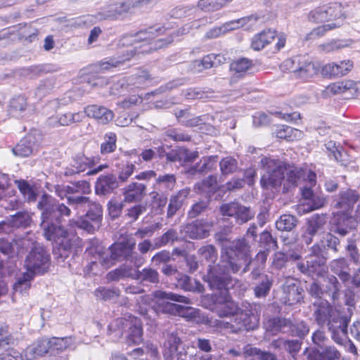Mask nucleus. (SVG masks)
Here are the masks:
<instances>
[{"label": "nucleus", "instance_id": "f257e3e1", "mask_svg": "<svg viewBox=\"0 0 360 360\" xmlns=\"http://www.w3.org/2000/svg\"><path fill=\"white\" fill-rule=\"evenodd\" d=\"M166 31L167 29L164 27L155 25L146 30L140 31L136 35L124 36L119 41V46L127 47L126 50L122 52V56H119L118 58H110L108 60L102 61L100 64L101 69L108 70L118 66L126 60H130L138 51L136 46H129V45H132L134 43L154 40L153 42H149L150 44V50H157L167 46L173 41L172 33H169L166 38H158L165 34Z\"/></svg>", "mask_w": 360, "mask_h": 360}, {"label": "nucleus", "instance_id": "f03ea898", "mask_svg": "<svg viewBox=\"0 0 360 360\" xmlns=\"http://www.w3.org/2000/svg\"><path fill=\"white\" fill-rule=\"evenodd\" d=\"M69 206L75 210L77 214L86 211L85 215H82L77 219L72 218L69 226H77L89 233H94L100 228L103 209L99 204L91 202L88 197L77 195L69 196Z\"/></svg>", "mask_w": 360, "mask_h": 360}, {"label": "nucleus", "instance_id": "7ed1b4c3", "mask_svg": "<svg viewBox=\"0 0 360 360\" xmlns=\"http://www.w3.org/2000/svg\"><path fill=\"white\" fill-rule=\"evenodd\" d=\"M54 200L48 195H44L37 204V207L42 210L41 226L44 229V236L47 240L53 242V250L58 251V255L66 257L68 254V233L60 225H46L51 214L55 212Z\"/></svg>", "mask_w": 360, "mask_h": 360}, {"label": "nucleus", "instance_id": "20e7f679", "mask_svg": "<svg viewBox=\"0 0 360 360\" xmlns=\"http://www.w3.org/2000/svg\"><path fill=\"white\" fill-rule=\"evenodd\" d=\"M204 280L207 281L210 288L217 289L219 293L215 294V304L213 311L219 316L224 317L233 316L238 311V307L234 302L228 292L229 288H233V281L231 278H219L214 275L212 271L207 276H204Z\"/></svg>", "mask_w": 360, "mask_h": 360}, {"label": "nucleus", "instance_id": "39448f33", "mask_svg": "<svg viewBox=\"0 0 360 360\" xmlns=\"http://www.w3.org/2000/svg\"><path fill=\"white\" fill-rule=\"evenodd\" d=\"M316 309L314 316L316 321L320 326L327 325L329 330L334 333L341 331L346 333L347 325L342 319L339 312L333 309L326 300H319L315 303Z\"/></svg>", "mask_w": 360, "mask_h": 360}, {"label": "nucleus", "instance_id": "423d86ee", "mask_svg": "<svg viewBox=\"0 0 360 360\" xmlns=\"http://www.w3.org/2000/svg\"><path fill=\"white\" fill-rule=\"evenodd\" d=\"M135 244L131 245H124L122 243H115L112 245L106 252H102L101 248H98V259L101 264L105 267H108L115 261L125 259L133 262L134 259L137 260L138 255L134 252ZM134 264L139 266L141 262L137 263L134 261Z\"/></svg>", "mask_w": 360, "mask_h": 360}, {"label": "nucleus", "instance_id": "0eeeda50", "mask_svg": "<svg viewBox=\"0 0 360 360\" xmlns=\"http://www.w3.org/2000/svg\"><path fill=\"white\" fill-rule=\"evenodd\" d=\"M250 246L245 238L233 240L226 250L227 261L223 265L227 272H238L250 256Z\"/></svg>", "mask_w": 360, "mask_h": 360}, {"label": "nucleus", "instance_id": "6e6552de", "mask_svg": "<svg viewBox=\"0 0 360 360\" xmlns=\"http://www.w3.org/2000/svg\"><path fill=\"white\" fill-rule=\"evenodd\" d=\"M50 255L41 245L34 246L27 256L25 261V268L30 274L28 278H34L46 272L50 266Z\"/></svg>", "mask_w": 360, "mask_h": 360}, {"label": "nucleus", "instance_id": "1a4fd4ad", "mask_svg": "<svg viewBox=\"0 0 360 360\" xmlns=\"http://www.w3.org/2000/svg\"><path fill=\"white\" fill-rule=\"evenodd\" d=\"M261 165L265 172L261 179L262 186L269 188L280 186L285 179L284 164L264 157L261 160Z\"/></svg>", "mask_w": 360, "mask_h": 360}, {"label": "nucleus", "instance_id": "9d476101", "mask_svg": "<svg viewBox=\"0 0 360 360\" xmlns=\"http://www.w3.org/2000/svg\"><path fill=\"white\" fill-rule=\"evenodd\" d=\"M284 65L291 70L295 77L302 79L314 77L319 70L318 65L300 56L287 59L284 61Z\"/></svg>", "mask_w": 360, "mask_h": 360}, {"label": "nucleus", "instance_id": "9b49d317", "mask_svg": "<svg viewBox=\"0 0 360 360\" xmlns=\"http://www.w3.org/2000/svg\"><path fill=\"white\" fill-rule=\"evenodd\" d=\"M342 15V6L338 3L317 7L308 14V20L313 23H323L339 18Z\"/></svg>", "mask_w": 360, "mask_h": 360}, {"label": "nucleus", "instance_id": "f8f14e48", "mask_svg": "<svg viewBox=\"0 0 360 360\" xmlns=\"http://www.w3.org/2000/svg\"><path fill=\"white\" fill-rule=\"evenodd\" d=\"M233 318L231 321L227 322L229 325V328L233 332H238L240 330H250L256 328L259 323V317L257 314L252 312L251 310L238 311L233 315Z\"/></svg>", "mask_w": 360, "mask_h": 360}, {"label": "nucleus", "instance_id": "ddd939ff", "mask_svg": "<svg viewBox=\"0 0 360 360\" xmlns=\"http://www.w3.org/2000/svg\"><path fill=\"white\" fill-rule=\"evenodd\" d=\"M117 325L125 333L126 336L134 344H139L142 341L143 330L141 321L133 316L120 318L116 320Z\"/></svg>", "mask_w": 360, "mask_h": 360}, {"label": "nucleus", "instance_id": "4468645a", "mask_svg": "<svg viewBox=\"0 0 360 360\" xmlns=\"http://www.w3.org/2000/svg\"><path fill=\"white\" fill-rule=\"evenodd\" d=\"M132 8L133 3L131 0H112L98 13L99 18L117 20Z\"/></svg>", "mask_w": 360, "mask_h": 360}, {"label": "nucleus", "instance_id": "2eb2a0df", "mask_svg": "<svg viewBox=\"0 0 360 360\" xmlns=\"http://www.w3.org/2000/svg\"><path fill=\"white\" fill-rule=\"evenodd\" d=\"M220 211L224 216L234 217L240 224L247 222L255 214L250 208L236 202L222 205L220 207Z\"/></svg>", "mask_w": 360, "mask_h": 360}, {"label": "nucleus", "instance_id": "dca6fc26", "mask_svg": "<svg viewBox=\"0 0 360 360\" xmlns=\"http://www.w3.org/2000/svg\"><path fill=\"white\" fill-rule=\"evenodd\" d=\"M353 62L350 60H344L338 63L330 62L322 67L321 73L326 78H338L349 73L353 68Z\"/></svg>", "mask_w": 360, "mask_h": 360}, {"label": "nucleus", "instance_id": "f3484780", "mask_svg": "<svg viewBox=\"0 0 360 360\" xmlns=\"http://www.w3.org/2000/svg\"><path fill=\"white\" fill-rule=\"evenodd\" d=\"M325 257L307 256L306 264L298 263L297 268L304 274L323 276L327 271Z\"/></svg>", "mask_w": 360, "mask_h": 360}, {"label": "nucleus", "instance_id": "a211bd4d", "mask_svg": "<svg viewBox=\"0 0 360 360\" xmlns=\"http://www.w3.org/2000/svg\"><path fill=\"white\" fill-rule=\"evenodd\" d=\"M359 198V194L354 190L342 191L334 199L333 206L339 211L352 213L354 205L358 201Z\"/></svg>", "mask_w": 360, "mask_h": 360}, {"label": "nucleus", "instance_id": "6ab92c4d", "mask_svg": "<svg viewBox=\"0 0 360 360\" xmlns=\"http://www.w3.org/2000/svg\"><path fill=\"white\" fill-rule=\"evenodd\" d=\"M326 222L327 218L323 214H316L309 218L302 236L305 243L310 244L312 242V238L323 230Z\"/></svg>", "mask_w": 360, "mask_h": 360}, {"label": "nucleus", "instance_id": "aec40b11", "mask_svg": "<svg viewBox=\"0 0 360 360\" xmlns=\"http://www.w3.org/2000/svg\"><path fill=\"white\" fill-rule=\"evenodd\" d=\"M353 221L352 213L338 211L332 220V231L344 236L349 233Z\"/></svg>", "mask_w": 360, "mask_h": 360}, {"label": "nucleus", "instance_id": "412c9836", "mask_svg": "<svg viewBox=\"0 0 360 360\" xmlns=\"http://www.w3.org/2000/svg\"><path fill=\"white\" fill-rule=\"evenodd\" d=\"M99 160L97 157L87 158L82 153H77L72 158L69 167V174L84 172L87 167L97 164Z\"/></svg>", "mask_w": 360, "mask_h": 360}, {"label": "nucleus", "instance_id": "4be33fe9", "mask_svg": "<svg viewBox=\"0 0 360 360\" xmlns=\"http://www.w3.org/2000/svg\"><path fill=\"white\" fill-rule=\"evenodd\" d=\"M86 115L97 120L102 124H106L114 118V113L112 110L98 105H89L84 108Z\"/></svg>", "mask_w": 360, "mask_h": 360}, {"label": "nucleus", "instance_id": "5701e85b", "mask_svg": "<svg viewBox=\"0 0 360 360\" xmlns=\"http://www.w3.org/2000/svg\"><path fill=\"white\" fill-rule=\"evenodd\" d=\"M198 253L200 255L202 261H205L206 262L208 263L209 269L207 270V274L206 276H207L209 273L212 271L214 275L217 276L219 278H229L227 276V274L229 272H227L226 269L221 274H218L216 272V271H214V269H212L211 264H214L217 259V252L216 248L213 245H207L203 246L198 250Z\"/></svg>", "mask_w": 360, "mask_h": 360}, {"label": "nucleus", "instance_id": "b1692460", "mask_svg": "<svg viewBox=\"0 0 360 360\" xmlns=\"http://www.w3.org/2000/svg\"><path fill=\"white\" fill-rule=\"evenodd\" d=\"M330 269L345 285L350 281L351 269L348 261L345 257L332 260L330 263Z\"/></svg>", "mask_w": 360, "mask_h": 360}, {"label": "nucleus", "instance_id": "393cba45", "mask_svg": "<svg viewBox=\"0 0 360 360\" xmlns=\"http://www.w3.org/2000/svg\"><path fill=\"white\" fill-rule=\"evenodd\" d=\"M165 341L163 342L162 354L165 359H171L172 357H176L180 355L178 349L181 345L180 338L172 333H167L164 334Z\"/></svg>", "mask_w": 360, "mask_h": 360}, {"label": "nucleus", "instance_id": "a878e982", "mask_svg": "<svg viewBox=\"0 0 360 360\" xmlns=\"http://www.w3.org/2000/svg\"><path fill=\"white\" fill-rule=\"evenodd\" d=\"M165 309L170 313L178 314L188 321L198 322L200 320V311L193 307L166 302Z\"/></svg>", "mask_w": 360, "mask_h": 360}, {"label": "nucleus", "instance_id": "bb28decb", "mask_svg": "<svg viewBox=\"0 0 360 360\" xmlns=\"http://www.w3.org/2000/svg\"><path fill=\"white\" fill-rule=\"evenodd\" d=\"M146 186L143 184L131 183L123 189L125 202H140L146 195Z\"/></svg>", "mask_w": 360, "mask_h": 360}, {"label": "nucleus", "instance_id": "cd10ccee", "mask_svg": "<svg viewBox=\"0 0 360 360\" xmlns=\"http://www.w3.org/2000/svg\"><path fill=\"white\" fill-rule=\"evenodd\" d=\"M283 292L285 294V302L288 305L300 303L303 298L302 289L297 285L292 278L286 281L283 285Z\"/></svg>", "mask_w": 360, "mask_h": 360}, {"label": "nucleus", "instance_id": "c85d7f7f", "mask_svg": "<svg viewBox=\"0 0 360 360\" xmlns=\"http://www.w3.org/2000/svg\"><path fill=\"white\" fill-rule=\"evenodd\" d=\"M211 230V225L200 221L188 224L184 228L186 236L191 239H201L207 237Z\"/></svg>", "mask_w": 360, "mask_h": 360}, {"label": "nucleus", "instance_id": "c756f323", "mask_svg": "<svg viewBox=\"0 0 360 360\" xmlns=\"http://www.w3.org/2000/svg\"><path fill=\"white\" fill-rule=\"evenodd\" d=\"M276 30L271 29L264 30L253 36L251 47L255 51H260L272 43L276 39Z\"/></svg>", "mask_w": 360, "mask_h": 360}, {"label": "nucleus", "instance_id": "7c9ffc66", "mask_svg": "<svg viewBox=\"0 0 360 360\" xmlns=\"http://www.w3.org/2000/svg\"><path fill=\"white\" fill-rule=\"evenodd\" d=\"M31 221L30 216L28 213L19 212L13 216L12 219L8 221L0 223V233H8L11 231V227H26Z\"/></svg>", "mask_w": 360, "mask_h": 360}, {"label": "nucleus", "instance_id": "2f4dec72", "mask_svg": "<svg viewBox=\"0 0 360 360\" xmlns=\"http://www.w3.org/2000/svg\"><path fill=\"white\" fill-rule=\"evenodd\" d=\"M118 187L117 178L113 174L101 176L96 184V192L99 195H106Z\"/></svg>", "mask_w": 360, "mask_h": 360}, {"label": "nucleus", "instance_id": "473e14b6", "mask_svg": "<svg viewBox=\"0 0 360 360\" xmlns=\"http://www.w3.org/2000/svg\"><path fill=\"white\" fill-rule=\"evenodd\" d=\"M284 187L289 188L297 186L301 181L303 175V169L294 165L284 164Z\"/></svg>", "mask_w": 360, "mask_h": 360}, {"label": "nucleus", "instance_id": "72a5a7b5", "mask_svg": "<svg viewBox=\"0 0 360 360\" xmlns=\"http://www.w3.org/2000/svg\"><path fill=\"white\" fill-rule=\"evenodd\" d=\"M34 143V135L30 134L21 140V141L13 149V151L15 155L20 157H27L32 153Z\"/></svg>", "mask_w": 360, "mask_h": 360}, {"label": "nucleus", "instance_id": "f704fd0d", "mask_svg": "<svg viewBox=\"0 0 360 360\" xmlns=\"http://www.w3.org/2000/svg\"><path fill=\"white\" fill-rule=\"evenodd\" d=\"M27 108V99L25 96H18L12 98L8 107V113L14 117H22Z\"/></svg>", "mask_w": 360, "mask_h": 360}, {"label": "nucleus", "instance_id": "c9c22d12", "mask_svg": "<svg viewBox=\"0 0 360 360\" xmlns=\"http://www.w3.org/2000/svg\"><path fill=\"white\" fill-rule=\"evenodd\" d=\"M265 327L267 330L276 334L278 332L288 333V328L290 327V321L285 319L274 318L269 319L266 323Z\"/></svg>", "mask_w": 360, "mask_h": 360}, {"label": "nucleus", "instance_id": "e433bc0d", "mask_svg": "<svg viewBox=\"0 0 360 360\" xmlns=\"http://www.w3.org/2000/svg\"><path fill=\"white\" fill-rule=\"evenodd\" d=\"M176 185V178L173 174L159 176L154 184V188L160 192H168L173 190Z\"/></svg>", "mask_w": 360, "mask_h": 360}, {"label": "nucleus", "instance_id": "4c0bfd02", "mask_svg": "<svg viewBox=\"0 0 360 360\" xmlns=\"http://www.w3.org/2000/svg\"><path fill=\"white\" fill-rule=\"evenodd\" d=\"M325 292L333 300H335L339 298L342 285L338 279L333 275H330L325 280Z\"/></svg>", "mask_w": 360, "mask_h": 360}, {"label": "nucleus", "instance_id": "58836bf2", "mask_svg": "<svg viewBox=\"0 0 360 360\" xmlns=\"http://www.w3.org/2000/svg\"><path fill=\"white\" fill-rule=\"evenodd\" d=\"M252 61L248 58H240L231 63L230 70L238 76H243L252 68Z\"/></svg>", "mask_w": 360, "mask_h": 360}, {"label": "nucleus", "instance_id": "ea45409f", "mask_svg": "<svg viewBox=\"0 0 360 360\" xmlns=\"http://www.w3.org/2000/svg\"><path fill=\"white\" fill-rule=\"evenodd\" d=\"M352 85H354L352 80H345L334 82L329 84L326 88V94L327 95L342 94L347 91L352 90Z\"/></svg>", "mask_w": 360, "mask_h": 360}, {"label": "nucleus", "instance_id": "a19ab883", "mask_svg": "<svg viewBox=\"0 0 360 360\" xmlns=\"http://www.w3.org/2000/svg\"><path fill=\"white\" fill-rule=\"evenodd\" d=\"M177 285L188 291L200 292L202 290V285L200 282L193 280L186 275H181L180 277L177 278Z\"/></svg>", "mask_w": 360, "mask_h": 360}, {"label": "nucleus", "instance_id": "79ce46f5", "mask_svg": "<svg viewBox=\"0 0 360 360\" xmlns=\"http://www.w3.org/2000/svg\"><path fill=\"white\" fill-rule=\"evenodd\" d=\"M297 219L290 214H283L276 221V229L282 231H290L297 226Z\"/></svg>", "mask_w": 360, "mask_h": 360}, {"label": "nucleus", "instance_id": "37998d69", "mask_svg": "<svg viewBox=\"0 0 360 360\" xmlns=\"http://www.w3.org/2000/svg\"><path fill=\"white\" fill-rule=\"evenodd\" d=\"M117 136L113 132H108L104 136V141L101 145V153L103 155L112 153L117 148Z\"/></svg>", "mask_w": 360, "mask_h": 360}, {"label": "nucleus", "instance_id": "c03bdc74", "mask_svg": "<svg viewBox=\"0 0 360 360\" xmlns=\"http://www.w3.org/2000/svg\"><path fill=\"white\" fill-rule=\"evenodd\" d=\"M276 136L280 139H285L288 141L300 139L302 137V132L297 129L288 126H283L282 129L277 131Z\"/></svg>", "mask_w": 360, "mask_h": 360}, {"label": "nucleus", "instance_id": "a18cd8bd", "mask_svg": "<svg viewBox=\"0 0 360 360\" xmlns=\"http://www.w3.org/2000/svg\"><path fill=\"white\" fill-rule=\"evenodd\" d=\"M154 297L160 300H172L177 302L191 304V302L189 298L179 295L173 292H166L161 290H158L154 292Z\"/></svg>", "mask_w": 360, "mask_h": 360}, {"label": "nucleus", "instance_id": "49530a36", "mask_svg": "<svg viewBox=\"0 0 360 360\" xmlns=\"http://www.w3.org/2000/svg\"><path fill=\"white\" fill-rule=\"evenodd\" d=\"M95 296L101 300H111L120 295V290L117 288H106L99 287L94 292Z\"/></svg>", "mask_w": 360, "mask_h": 360}, {"label": "nucleus", "instance_id": "de8ad7c7", "mask_svg": "<svg viewBox=\"0 0 360 360\" xmlns=\"http://www.w3.org/2000/svg\"><path fill=\"white\" fill-rule=\"evenodd\" d=\"M150 298L148 295L139 297L137 300L139 306V313L146 318L151 319L153 315H155V311L153 307H149Z\"/></svg>", "mask_w": 360, "mask_h": 360}, {"label": "nucleus", "instance_id": "09e8293b", "mask_svg": "<svg viewBox=\"0 0 360 360\" xmlns=\"http://www.w3.org/2000/svg\"><path fill=\"white\" fill-rule=\"evenodd\" d=\"M217 183V177L215 176H210L200 183L197 184L195 188L202 192L210 193L216 191Z\"/></svg>", "mask_w": 360, "mask_h": 360}, {"label": "nucleus", "instance_id": "8fccbe9b", "mask_svg": "<svg viewBox=\"0 0 360 360\" xmlns=\"http://www.w3.org/2000/svg\"><path fill=\"white\" fill-rule=\"evenodd\" d=\"M27 276H30V274L24 272L21 277H20L18 281L14 284L13 289L15 293L19 292L20 294H25L30 288V282L34 278H28Z\"/></svg>", "mask_w": 360, "mask_h": 360}, {"label": "nucleus", "instance_id": "3c124183", "mask_svg": "<svg viewBox=\"0 0 360 360\" xmlns=\"http://www.w3.org/2000/svg\"><path fill=\"white\" fill-rule=\"evenodd\" d=\"M272 283L267 276L262 277L260 283L254 288L255 295L257 297H264L269 292Z\"/></svg>", "mask_w": 360, "mask_h": 360}, {"label": "nucleus", "instance_id": "603ef678", "mask_svg": "<svg viewBox=\"0 0 360 360\" xmlns=\"http://www.w3.org/2000/svg\"><path fill=\"white\" fill-rule=\"evenodd\" d=\"M134 278L150 283H158L159 281L158 273L150 268H146L141 271H138Z\"/></svg>", "mask_w": 360, "mask_h": 360}, {"label": "nucleus", "instance_id": "864d4df0", "mask_svg": "<svg viewBox=\"0 0 360 360\" xmlns=\"http://www.w3.org/2000/svg\"><path fill=\"white\" fill-rule=\"evenodd\" d=\"M272 345L275 347L284 348L289 352H297L300 349V343L298 340H285L278 339L275 340Z\"/></svg>", "mask_w": 360, "mask_h": 360}, {"label": "nucleus", "instance_id": "5fc2aeb1", "mask_svg": "<svg viewBox=\"0 0 360 360\" xmlns=\"http://www.w3.org/2000/svg\"><path fill=\"white\" fill-rule=\"evenodd\" d=\"M220 169L223 174H229L236 172L238 169V163L232 157L223 158L219 163Z\"/></svg>", "mask_w": 360, "mask_h": 360}, {"label": "nucleus", "instance_id": "6e6d98bb", "mask_svg": "<svg viewBox=\"0 0 360 360\" xmlns=\"http://www.w3.org/2000/svg\"><path fill=\"white\" fill-rule=\"evenodd\" d=\"M50 353L53 355L58 354L68 347L66 338H52L49 339Z\"/></svg>", "mask_w": 360, "mask_h": 360}, {"label": "nucleus", "instance_id": "4d7b16f0", "mask_svg": "<svg viewBox=\"0 0 360 360\" xmlns=\"http://www.w3.org/2000/svg\"><path fill=\"white\" fill-rule=\"evenodd\" d=\"M340 25L337 23H331V24H327L323 25L322 26L317 27L314 28L311 32H310L306 37L307 39H315L320 37H322L325 34V33L330 30L333 28H335L337 27H339Z\"/></svg>", "mask_w": 360, "mask_h": 360}, {"label": "nucleus", "instance_id": "13d9d810", "mask_svg": "<svg viewBox=\"0 0 360 360\" xmlns=\"http://www.w3.org/2000/svg\"><path fill=\"white\" fill-rule=\"evenodd\" d=\"M18 187L28 201H34L36 200V192L34 188L30 186L25 181H16Z\"/></svg>", "mask_w": 360, "mask_h": 360}, {"label": "nucleus", "instance_id": "bf43d9fd", "mask_svg": "<svg viewBox=\"0 0 360 360\" xmlns=\"http://www.w3.org/2000/svg\"><path fill=\"white\" fill-rule=\"evenodd\" d=\"M212 92L210 91H202L198 88H189L184 91V96L186 99H204L210 97Z\"/></svg>", "mask_w": 360, "mask_h": 360}, {"label": "nucleus", "instance_id": "052dcab7", "mask_svg": "<svg viewBox=\"0 0 360 360\" xmlns=\"http://www.w3.org/2000/svg\"><path fill=\"white\" fill-rule=\"evenodd\" d=\"M347 46V44L342 41L333 40L329 42L321 44L319 48V49L326 53L337 51L344 47Z\"/></svg>", "mask_w": 360, "mask_h": 360}, {"label": "nucleus", "instance_id": "680f3d73", "mask_svg": "<svg viewBox=\"0 0 360 360\" xmlns=\"http://www.w3.org/2000/svg\"><path fill=\"white\" fill-rule=\"evenodd\" d=\"M216 162L217 160L215 157L204 158L200 160V162L195 166L193 173H205L214 167Z\"/></svg>", "mask_w": 360, "mask_h": 360}, {"label": "nucleus", "instance_id": "e2e57ef3", "mask_svg": "<svg viewBox=\"0 0 360 360\" xmlns=\"http://www.w3.org/2000/svg\"><path fill=\"white\" fill-rule=\"evenodd\" d=\"M198 6L205 12H214L221 8L219 0H200Z\"/></svg>", "mask_w": 360, "mask_h": 360}, {"label": "nucleus", "instance_id": "0e129e2a", "mask_svg": "<svg viewBox=\"0 0 360 360\" xmlns=\"http://www.w3.org/2000/svg\"><path fill=\"white\" fill-rule=\"evenodd\" d=\"M248 355L254 356L252 360H276L275 356L268 352H262L257 348L248 347L245 352Z\"/></svg>", "mask_w": 360, "mask_h": 360}, {"label": "nucleus", "instance_id": "69168bd1", "mask_svg": "<svg viewBox=\"0 0 360 360\" xmlns=\"http://www.w3.org/2000/svg\"><path fill=\"white\" fill-rule=\"evenodd\" d=\"M259 243L260 245L263 246L267 251L276 248V241L268 231H264L260 234Z\"/></svg>", "mask_w": 360, "mask_h": 360}, {"label": "nucleus", "instance_id": "338daca9", "mask_svg": "<svg viewBox=\"0 0 360 360\" xmlns=\"http://www.w3.org/2000/svg\"><path fill=\"white\" fill-rule=\"evenodd\" d=\"M131 276V272L130 269L127 267H121L109 272L107 274V279L110 281H118L122 278L129 277Z\"/></svg>", "mask_w": 360, "mask_h": 360}, {"label": "nucleus", "instance_id": "774afa93", "mask_svg": "<svg viewBox=\"0 0 360 360\" xmlns=\"http://www.w3.org/2000/svg\"><path fill=\"white\" fill-rule=\"evenodd\" d=\"M288 330L293 335L300 338L305 336L309 333V327L303 321H299L293 325L290 323Z\"/></svg>", "mask_w": 360, "mask_h": 360}]
</instances>
